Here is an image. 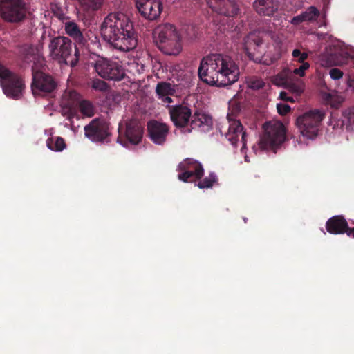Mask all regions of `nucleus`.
Returning <instances> with one entry per match:
<instances>
[{
	"label": "nucleus",
	"instance_id": "obj_1",
	"mask_svg": "<svg viewBox=\"0 0 354 354\" xmlns=\"http://www.w3.org/2000/svg\"><path fill=\"white\" fill-rule=\"evenodd\" d=\"M198 75L200 80L208 85L225 87L238 81L240 71L231 57L214 53L201 59Z\"/></svg>",
	"mask_w": 354,
	"mask_h": 354
},
{
	"label": "nucleus",
	"instance_id": "obj_2",
	"mask_svg": "<svg viewBox=\"0 0 354 354\" xmlns=\"http://www.w3.org/2000/svg\"><path fill=\"white\" fill-rule=\"evenodd\" d=\"M100 31L104 40L121 52H129L138 44L133 22L122 12L107 15L101 24Z\"/></svg>",
	"mask_w": 354,
	"mask_h": 354
},
{
	"label": "nucleus",
	"instance_id": "obj_3",
	"mask_svg": "<svg viewBox=\"0 0 354 354\" xmlns=\"http://www.w3.org/2000/svg\"><path fill=\"white\" fill-rule=\"evenodd\" d=\"M167 108L171 121L182 133H190L195 128L208 132L213 127L212 117L202 111H196L192 115L191 109L185 104L168 106Z\"/></svg>",
	"mask_w": 354,
	"mask_h": 354
},
{
	"label": "nucleus",
	"instance_id": "obj_4",
	"mask_svg": "<svg viewBox=\"0 0 354 354\" xmlns=\"http://www.w3.org/2000/svg\"><path fill=\"white\" fill-rule=\"evenodd\" d=\"M158 48L165 54L177 55L182 50L181 39L174 26L160 25L154 31Z\"/></svg>",
	"mask_w": 354,
	"mask_h": 354
},
{
	"label": "nucleus",
	"instance_id": "obj_5",
	"mask_svg": "<svg viewBox=\"0 0 354 354\" xmlns=\"http://www.w3.org/2000/svg\"><path fill=\"white\" fill-rule=\"evenodd\" d=\"M244 50L250 60L257 64L269 66L279 59V56L266 53L263 39L255 32L249 33L244 39Z\"/></svg>",
	"mask_w": 354,
	"mask_h": 354
},
{
	"label": "nucleus",
	"instance_id": "obj_6",
	"mask_svg": "<svg viewBox=\"0 0 354 354\" xmlns=\"http://www.w3.org/2000/svg\"><path fill=\"white\" fill-rule=\"evenodd\" d=\"M73 45L72 41L67 37L59 36L54 37L49 44L50 55L54 59L59 62L69 64L71 67H74L78 62L80 53L75 45V58L68 61V59L72 55Z\"/></svg>",
	"mask_w": 354,
	"mask_h": 354
},
{
	"label": "nucleus",
	"instance_id": "obj_7",
	"mask_svg": "<svg viewBox=\"0 0 354 354\" xmlns=\"http://www.w3.org/2000/svg\"><path fill=\"white\" fill-rule=\"evenodd\" d=\"M263 129L264 133L259 141V148L276 153L286 139L284 126L281 123L268 122L263 124Z\"/></svg>",
	"mask_w": 354,
	"mask_h": 354
},
{
	"label": "nucleus",
	"instance_id": "obj_8",
	"mask_svg": "<svg viewBox=\"0 0 354 354\" xmlns=\"http://www.w3.org/2000/svg\"><path fill=\"white\" fill-rule=\"evenodd\" d=\"M0 84L3 93L10 98L19 100L22 97L25 84L22 78L11 72L0 63Z\"/></svg>",
	"mask_w": 354,
	"mask_h": 354
},
{
	"label": "nucleus",
	"instance_id": "obj_9",
	"mask_svg": "<svg viewBox=\"0 0 354 354\" xmlns=\"http://www.w3.org/2000/svg\"><path fill=\"white\" fill-rule=\"evenodd\" d=\"M324 113L317 109L310 110L297 117L295 124L301 134L313 139L317 135Z\"/></svg>",
	"mask_w": 354,
	"mask_h": 354
},
{
	"label": "nucleus",
	"instance_id": "obj_10",
	"mask_svg": "<svg viewBox=\"0 0 354 354\" xmlns=\"http://www.w3.org/2000/svg\"><path fill=\"white\" fill-rule=\"evenodd\" d=\"M92 64L97 74L104 79L120 81L126 75L122 65L118 62L98 56Z\"/></svg>",
	"mask_w": 354,
	"mask_h": 354
},
{
	"label": "nucleus",
	"instance_id": "obj_11",
	"mask_svg": "<svg viewBox=\"0 0 354 354\" xmlns=\"http://www.w3.org/2000/svg\"><path fill=\"white\" fill-rule=\"evenodd\" d=\"M27 12L24 0H0L1 15L6 21L21 22L26 17Z\"/></svg>",
	"mask_w": 354,
	"mask_h": 354
},
{
	"label": "nucleus",
	"instance_id": "obj_12",
	"mask_svg": "<svg viewBox=\"0 0 354 354\" xmlns=\"http://www.w3.org/2000/svg\"><path fill=\"white\" fill-rule=\"evenodd\" d=\"M178 179L185 182L196 183L204 175L203 165L198 161L193 158H185L177 166Z\"/></svg>",
	"mask_w": 354,
	"mask_h": 354
},
{
	"label": "nucleus",
	"instance_id": "obj_13",
	"mask_svg": "<svg viewBox=\"0 0 354 354\" xmlns=\"http://www.w3.org/2000/svg\"><path fill=\"white\" fill-rule=\"evenodd\" d=\"M86 137L93 142H102L110 135L109 123L102 118H95L84 127Z\"/></svg>",
	"mask_w": 354,
	"mask_h": 354
},
{
	"label": "nucleus",
	"instance_id": "obj_14",
	"mask_svg": "<svg viewBox=\"0 0 354 354\" xmlns=\"http://www.w3.org/2000/svg\"><path fill=\"white\" fill-rule=\"evenodd\" d=\"M56 87L57 83L51 75L41 71L33 72L31 88L34 95L52 93Z\"/></svg>",
	"mask_w": 354,
	"mask_h": 354
},
{
	"label": "nucleus",
	"instance_id": "obj_15",
	"mask_svg": "<svg viewBox=\"0 0 354 354\" xmlns=\"http://www.w3.org/2000/svg\"><path fill=\"white\" fill-rule=\"evenodd\" d=\"M119 136L118 141L126 145V142H129L132 145H138L142 138L143 128L136 120H131L126 124V130L124 132V140H122V134L120 131V127L118 128Z\"/></svg>",
	"mask_w": 354,
	"mask_h": 354
},
{
	"label": "nucleus",
	"instance_id": "obj_16",
	"mask_svg": "<svg viewBox=\"0 0 354 354\" xmlns=\"http://www.w3.org/2000/svg\"><path fill=\"white\" fill-rule=\"evenodd\" d=\"M136 6L140 15L151 21L156 19L162 9L160 0H136Z\"/></svg>",
	"mask_w": 354,
	"mask_h": 354
},
{
	"label": "nucleus",
	"instance_id": "obj_17",
	"mask_svg": "<svg viewBox=\"0 0 354 354\" xmlns=\"http://www.w3.org/2000/svg\"><path fill=\"white\" fill-rule=\"evenodd\" d=\"M228 120L230 124L228 131L225 133V137L233 146L236 147L239 138L241 136L242 142V148L241 150L243 152L246 145L247 136L245 131H243V127L239 120L230 118V115L228 116Z\"/></svg>",
	"mask_w": 354,
	"mask_h": 354
},
{
	"label": "nucleus",
	"instance_id": "obj_18",
	"mask_svg": "<svg viewBox=\"0 0 354 354\" xmlns=\"http://www.w3.org/2000/svg\"><path fill=\"white\" fill-rule=\"evenodd\" d=\"M150 139L156 145H163L169 134L170 128L166 123L151 120L147 123Z\"/></svg>",
	"mask_w": 354,
	"mask_h": 354
},
{
	"label": "nucleus",
	"instance_id": "obj_19",
	"mask_svg": "<svg viewBox=\"0 0 354 354\" xmlns=\"http://www.w3.org/2000/svg\"><path fill=\"white\" fill-rule=\"evenodd\" d=\"M207 4L213 12L226 17H235L239 10L234 0H208Z\"/></svg>",
	"mask_w": 354,
	"mask_h": 354
},
{
	"label": "nucleus",
	"instance_id": "obj_20",
	"mask_svg": "<svg viewBox=\"0 0 354 354\" xmlns=\"http://www.w3.org/2000/svg\"><path fill=\"white\" fill-rule=\"evenodd\" d=\"M64 30L68 36L73 39L77 45L82 47L88 45V36L87 33L82 31L75 21L66 22Z\"/></svg>",
	"mask_w": 354,
	"mask_h": 354
},
{
	"label": "nucleus",
	"instance_id": "obj_21",
	"mask_svg": "<svg viewBox=\"0 0 354 354\" xmlns=\"http://www.w3.org/2000/svg\"><path fill=\"white\" fill-rule=\"evenodd\" d=\"M156 94L164 103H172L171 96L176 95L177 85L167 82H159L156 86Z\"/></svg>",
	"mask_w": 354,
	"mask_h": 354
},
{
	"label": "nucleus",
	"instance_id": "obj_22",
	"mask_svg": "<svg viewBox=\"0 0 354 354\" xmlns=\"http://www.w3.org/2000/svg\"><path fill=\"white\" fill-rule=\"evenodd\" d=\"M348 228V223L342 215L333 216L326 223V229L331 234H342Z\"/></svg>",
	"mask_w": 354,
	"mask_h": 354
},
{
	"label": "nucleus",
	"instance_id": "obj_23",
	"mask_svg": "<svg viewBox=\"0 0 354 354\" xmlns=\"http://www.w3.org/2000/svg\"><path fill=\"white\" fill-rule=\"evenodd\" d=\"M253 7L259 15L272 16L277 11L279 5L275 0H255Z\"/></svg>",
	"mask_w": 354,
	"mask_h": 354
},
{
	"label": "nucleus",
	"instance_id": "obj_24",
	"mask_svg": "<svg viewBox=\"0 0 354 354\" xmlns=\"http://www.w3.org/2000/svg\"><path fill=\"white\" fill-rule=\"evenodd\" d=\"M320 15L319 10L313 6L308 7L305 11L302 12L300 15L295 16L291 23L293 25H299L302 22H314L315 21Z\"/></svg>",
	"mask_w": 354,
	"mask_h": 354
},
{
	"label": "nucleus",
	"instance_id": "obj_25",
	"mask_svg": "<svg viewBox=\"0 0 354 354\" xmlns=\"http://www.w3.org/2000/svg\"><path fill=\"white\" fill-rule=\"evenodd\" d=\"M282 84L287 90L295 96L300 95L304 91V83L302 80L298 78L285 74V77L282 78Z\"/></svg>",
	"mask_w": 354,
	"mask_h": 354
},
{
	"label": "nucleus",
	"instance_id": "obj_26",
	"mask_svg": "<svg viewBox=\"0 0 354 354\" xmlns=\"http://www.w3.org/2000/svg\"><path fill=\"white\" fill-rule=\"evenodd\" d=\"M80 9L85 12H93L100 10L104 0H77Z\"/></svg>",
	"mask_w": 354,
	"mask_h": 354
},
{
	"label": "nucleus",
	"instance_id": "obj_27",
	"mask_svg": "<svg viewBox=\"0 0 354 354\" xmlns=\"http://www.w3.org/2000/svg\"><path fill=\"white\" fill-rule=\"evenodd\" d=\"M88 86L95 91L102 93L107 92L110 89V86L106 82L98 78L91 79L88 82Z\"/></svg>",
	"mask_w": 354,
	"mask_h": 354
},
{
	"label": "nucleus",
	"instance_id": "obj_28",
	"mask_svg": "<svg viewBox=\"0 0 354 354\" xmlns=\"http://www.w3.org/2000/svg\"><path fill=\"white\" fill-rule=\"evenodd\" d=\"M46 145L48 149L55 151H62L66 148L65 141L61 137H56L55 140L53 138H48L46 141Z\"/></svg>",
	"mask_w": 354,
	"mask_h": 354
},
{
	"label": "nucleus",
	"instance_id": "obj_29",
	"mask_svg": "<svg viewBox=\"0 0 354 354\" xmlns=\"http://www.w3.org/2000/svg\"><path fill=\"white\" fill-rule=\"evenodd\" d=\"M218 180L217 176L214 173H210L208 176L203 179L198 180L195 185L200 189H208L212 187L214 183Z\"/></svg>",
	"mask_w": 354,
	"mask_h": 354
},
{
	"label": "nucleus",
	"instance_id": "obj_30",
	"mask_svg": "<svg viewBox=\"0 0 354 354\" xmlns=\"http://www.w3.org/2000/svg\"><path fill=\"white\" fill-rule=\"evenodd\" d=\"M310 67V64L308 62L303 63L298 68H295L294 70L287 69L284 71V73L291 77H294V75H298L300 77H302L305 75V71L308 70Z\"/></svg>",
	"mask_w": 354,
	"mask_h": 354
},
{
	"label": "nucleus",
	"instance_id": "obj_31",
	"mask_svg": "<svg viewBox=\"0 0 354 354\" xmlns=\"http://www.w3.org/2000/svg\"><path fill=\"white\" fill-rule=\"evenodd\" d=\"M80 109L82 113L86 116L91 117L94 114V107L88 100H82L80 103Z\"/></svg>",
	"mask_w": 354,
	"mask_h": 354
},
{
	"label": "nucleus",
	"instance_id": "obj_32",
	"mask_svg": "<svg viewBox=\"0 0 354 354\" xmlns=\"http://www.w3.org/2000/svg\"><path fill=\"white\" fill-rule=\"evenodd\" d=\"M325 101L330 104L333 107L337 108L340 104L338 97L333 93H325L324 95Z\"/></svg>",
	"mask_w": 354,
	"mask_h": 354
},
{
	"label": "nucleus",
	"instance_id": "obj_33",
	"mask_svg": "<svg viewBox=\"0 0 354 354\" xmlns=\"http://www.w3.org/2000/svg\"><path fill=\"white\" fill-rule=\"evenodd\" d=\"M230 113L227 114V117L230 115V118H233V116L236 115L241 111V105L236 101H231L229 103Z\"/></svg>",
	"mask_w": 354,
	"mask_h": 354
},
{
	"label": "nucleus",
	"instance_id": "obj_34",
	"mask_svg": "<svg viewBox=\"0 0 354 354\" xmlns=\"http://www.w3.org/2000/svg\"><path fill=\"white\" fill-rule=\"evenodd\" d=\"M248 85L252 89L259 90L265 86V83L262 80L254 77L248 82Z\"/></svg>",
	"mask_w": 354,
	"mask_h": 354
},
{
	"label": "nucleus",
	"instance_id": "obj_35",
	"mask_svg": "<svg viewBox=\"0 0 354 354\" xmlns=\"http://www.w3.org/2000/svg\"><path fill=\"white\" fill-rule=\"evenodd\" d=\"M278 113L281 115H285L290 111V106L286 104H278L277 106Z\"/></svg>",
	"mask_w": 354,
	"mask_h": 354
},
{
	"label": "nucleus",
	"instance_id": "obj_36",
	"mask_svg": "<svg viewBox=\"0 0 354 354\" xmlns=\"http://www.w3.org/2000/svg\"><path fill=\"white\" fill-rule=\"evenodd\" d=\"M330 76L333 80H339L342 77L343 72L336 68H332L329 72Z\"/></svg>",
	"mask_w": 354,
	"mask_h": 354
},
{
	"label": "nucleus",
	"instance_id": "obj_37",
	"mask_svg": "<svg viewBox=\"0 0 354 354\" xmlns=\"http://www.w3.org/2000/svg\"><path fill=\"white\" fill-rule=\"evenodd\" d=\"M347 124L349 126H354V108L351 109L345 115Z\"/></svg>",
	"mask_w": 354,
	"mask_h": 354
},
{
	"label": "nucleus",
	"instance_id": "obj_38",
	"mask_svg": "<svg viewBox=\"0 0 354 354\" xmlns=\"http://www.w3.org/2000/svg\"><path fill=\"white\" fill-rule=\"evenodd\" d=\"M279 97H280L281 100L283 101L292 102L295 101L294 98L291 96H289L288 93L285 91L281 92Z\"/></svg>",
	"mask_w": 354,
	"mask_h": 354
},
{
	"label": "nucleus",
	"instance_id": "obj_39",
	"mask_svg": "<svg viewBox=\"0 0 354 354\" xmlns=\"http://www.w3.org/2000/svg\"><path fill=\"white\" fill-rule=\"evenodd\" d=\"M308 55L306 53H303V54H301L297 59V61L299 62V63H301V64L303 63H306V62H305L306 59H307Z\"/></svg>",
	"mask_w": 354,
	"mask_h": 354
},
{
	"label": "nucleus",
	"instance_id": "obj_40",
	"mask_svg": "<svg viewBox=\"0 0 354 354\" xmlns=\"http://www.w3.org/2000/svg\"><path fill=\"white\" fill-rule=\"evenodd\" d=\"M63 106L67 108L69 111H71L74 106V103L73 102H65L64 100L62 102Z\"/></svg>",
	"mask_w": 354,
	"mask_h": 354
},
{
	"label": "nucleus",
	"instance_id": "obj_41",
	"mask_svg": "<svg viewBox=\"0 0 354 354\" xmlns=\"http://www.w3.org/2000/svg\"><path fill=\"white\" fill-rule=\"evenodd\" d=\"M345 233L350 237L354 238V227L353 228H350L348 226V228L346 229V231H345Z\"/></svg>",
	"mask_w": 354,
	"mask_h": 354
},
{
	"label": "nucleus",
	"instance_id": "obj_42",
	"mask_svg": "<svg viewBox=\"0 0 354 354\" xmlns=\"http://www.w3.org/2000/svg\"><path fill=\"white\" fill-rule=\"evenodd\" d=\"M301 54H303V53L301 52L300 50L299 49H295L293 50L292 53V55L293 57L295 58H298Z\"/></svg>",
	"mask_w": 354,
	"mask_h": 354
},
{
	"label": "nucleus",
	"instance_id": "obj_43",
	"mask_svg": "<svg viewBox=\"0 0 354 354\" xmlns=\"http://www.w3.org/2000/svg\"><path fill=\"white\" fill-rule=\"evenodd\" d=\"M76 95H77V93L75 92V91H73V92L70 93V95L71 97H75V96H76Z\"/></svg>",
	"mask_w": 354,
	"mask_h": 354
},
{
	"label": "nucleus",
	"instance_id": "obj_44",
	"mask_svg": "<svg viewBox=\"0 0 354 354\" xmlns=\"http://www.w3.org/2000/svg\"><path fill=\"white\" fill-rule=\"evenodd\" d=\"M346 58H347V59H348V58H351V59H352V58H353V57H352V56H351L350 55H347V57H346Z\"/></svg>",
	"mask_w": 354,
	"mask_h": 354
}]
</instances>
